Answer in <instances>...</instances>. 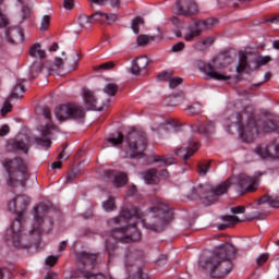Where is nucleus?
Instances as JSON below:
<instances>
[{
	"label": "nucleus",
	"instance_id": "nucleus-1",
	"mask_svg": "<svg viewBox=\"0 0 279 279\" xmlns=\"http://www.w3.org/2000/svg\"><path fill=\"white\" fill-rule=\"evenodd\" d=\"M173 219V213L169 209V205L158 198L154 201L151 208L143 214L138 207H123L118 217L109 219L107 225L111 230V236L120 243H136L141 241V231L136 228L138 223H143L146 230L153 232H161L165 226Z\"/></svg>",
	"mask_w": 279,
	"mask_h": 279
},
{
	"label": "nucleus",
	"instance_id": "nucleus-2",
	"mask_svg": "<svg viewBox=\"0 0 279 279\" xmlns=\"http://www.w3.org/2000/svg\"><path fill=\"white\" fill-rule=\"evenodd\" d=\"M236 257V247L230 243L214 250L206 259L199 260V266L209 272L211 278H226L234 268L232 260Z\"/></svg>",
	"mask_w": 279,
	"mask_h": 279
},
{
	"label": "nucleus",
	"instance_id": "nucleus-3",
	"mask_svg": "<svg viewBox=\"0 0 279 279\" xmlns=\"http://www.w3.org/2000/svg\"><path fill=\"white\" fill-rule=\"evenodd\" d=\"M243 117H245V111L242 113H236V121L232 125H238V132L240 138L244 143H253V141L258 136V134H279V119L276 117L266 118L264 120H256L253 114L248 117L247 122L243 125Z\"/></svg>",
	"mask_w": 279,
	"mask_h": 279
},
{
	"label": "nucleus",
	"instance_id": "nucleus-4",
	"mask_svg": "<svg viewBox=\"0 0 279 279\" xmlns=\"http://www.w3.org/2000/svg\"><path fill=\"white\" fill-rule=\"evenodd\" d=\"M28 205L29 197L26 195H19L8 203L10 213H16L17 217L11 225L12 238H7L5 241L19 250H27V247H29V243L25 239V235H23V227L21 225L23 215H25V210H27Z\"/></svg>",
	"mask_w": 279,
	"mask_h": 279
},
{
	"label": "nucleus",
	"instance_id": "nucleus-5",
	"mask_svg": "<svg viewBox=\"0 0 279 279\" xmlns=\"http://www.w3.org/2000/svg\"><path fill=\"white\" fill-rule=\"evenodd\" d=\"M106 141L109 143L106 147H119L124 141L129 158H143L147 149V134L143 130L132 129L126 136L118 133L117 137H108Z\"/></svg>",
	"mask_w": 279,
	"mask_h": 279
},
{
	"label": "nucleus",
	"instance_id": "nucleus-6",
	"mask_svg": "<svg viewBox=\"0 0 279 279\" xmlns=\"http://www.w3.org/2000/svg\"><path fill=\"white\" fill-rule=\"evenodd\" d=\"M230 186H232L231 178L216 186L208 183L198 184L192 189L189 198L193 202L202 199L205 206H213V204H217V202H219L221 195H226V193H228Z\"/></svg>",
	"mask_w": 279,
	"mask_h": 279
},
{
	"label": "nucleus",
	"instance_id": "nucleus-7",
	"mask_svg": "<svg viewBox=\"0 0 279 279\" xmlns=\"http://www.w3.org/2000/svg\"><path fill=\"white\" fill-rule=\"evenodd\" d=\"M2 167L7 173L8 186H25L29 180V162L27 160L15 157L12 159H4Z\"/></svg>",
	"mask_w": 279,
	"mask_h": 279
},
{
	"label": "nucleus",
	"instance_id": "nucleus-8",
	"mask_svg": "<svg viewBox=\"0 0 279 279\" xmlns=\"http://www.w3.org/2000/svg\"><path fill=\"white\" fill-rule=\"evenodd\" d=\"M232 56H219L218 58L213 60V63H205L203 60L196 61V66H198L199 71H203L206 75H208L211 80H217L218 82H226L230 80L221 69H226L228 64H232L233 62Z\"/></svg>",
	"mask_w": 279,
	"mask_h": 279
},
{
	"label": "nucleus",
	"instance_id": "nucleus-9",
	"mask_svg": "<svg viewBox=\"0 0 279 279\" xmlns=\"http://www.w3.org/2000/svg\"><path fill=\"white\" fill-rule=\"evenodd\" d=\"M54 116L58 119V121L64 122L69 121V119H74L75 121H82L84 117H86V113L84 112V109L75 104H66V105H60L54 110Z\"/></svg>",
	"mask_w": 279,
	"mask_h": 279
},
{
	"label": "nucleus",
	"instance_id": "nucleus-10",
	"mask_svg": "<svg viewBox=\"0 0 279 279\" xmlns=\"http://www.w3.org/2000/svg\"><path fill=\"white\" fill-rule=\"evenodd\" d=\"M269 62H271L270 56H256L250 59L245 52H242L236 66V73H243L245 69H248V71H258L260 66H266Z\"/></svg>",
	"mask_w": 279,
	"mask_h": 279
},
{
	"label": "nucleus",
	"instance_id": "nucleus-11",
	"mask_svg": "<svg viewBox=\"0 0 279 279\" xmlns=\"http://www.w3.org/2000/svg\"><path fill=\"white\" fill-rule=\"evenodd\" d=\"M265 173L257 172L254 177L247 174H240L232 177V184H236L239 193H254L258 189V182H260L262 175Z\"/></svg>",
	"mask_w": 279,
	"mask_h": 279
},
{
	"label": "nucleus",
	"instance_id": "nucleus-12",
	"mask_svg": "<svg viewBox=\"0 0 279 279\" xmlns=\"http://www.w3.org/2000/svg\"><path fill=\"white\" fill-rule=\"evenodd\" d=\"M219 21L217 19H207L203 21H198L191 28L190 33L184 35V40L191 43L193 38H197V36L202 35V32H207V29H213L215 25H217Z\"/></svg>",
	"mask_w": 279,
	"mask_h": 279
},
{
	"label": "nucleus",
	"instance_id": "nucleus-13",
	"mask_svg": "<svg viewBox=\"0 0 279 279\" xmlns=\"http://www.w3.org/2000/svg\"><path fill=\"white\" fill-rule=\"evenodd\" d=\"M49 213V205L40 203L37 207H35V214L34 219L35 223L33 226V229L31 230V234H40L43 230L40 229V226H43V221L45 217H47V214Z\"/></svg>",
	"mask_w": 279,
	"mask_h": 279
},
{
	"label": "nucleus",
	"instance_id": "nucleus-14",
	"mask_svg": "<svg viewBox=\"0 0 279 279\" xmlns=\"http://www.w3.org/2000/svg\"><path fill=\"white\" fill-rule=\"evenodd\" d=\"M135 257L134 255L126 256L125 259V269L129 271L128 279H149V276L145 271H143V268L132 265L131 263H134Z\"/></svg>",
	"mask_w": 279,
	"mask_h": 279
},
{
	"label": "nucleus",
	"instance_id": "nucleus-15",
	"mask_svg": "<svg viewBox=\"0 0 279 279\" xmlns=\"http://www.w3.org/2000/svg\"><path fill=\"white\" fill-rule=\"evenodd\" d=\"M255 154L263 159L271 158L272 160H276L279 158V144L270 143L265 147L257 146L255 148Z\"/></svg>",
	"mask_w": 279,
	"mask_h": 279
},
{
	"label": "nucleus",
	"instance_id": "nucleus-16",
	"mask_svg": "<svg viewBox=\"0 0 279 279\" xmlns=\"http://www.w3.org/2000/svg\"><path fill=\"white\" fill-rule=\"evenodd\" d=\"M177 7L178 13L181 14V16H191V14H197L198 12L195 0H179Z\"/></svg>",
	"mask_w": 279,
	"mask_h": 279
},
{
	"label": "nucleus",
	"instance_id": "nucleus-17",
	"mask_svg": "<svg viewBox=\"0 0 279 279\" xmlns=\"http://www.w3.org/2000/svg\"><path fill=\"white\" fill-rule=\"evenodd\" d=\"M105 178L110 180L116 189H121V186H125L128 184V174L125 172L108 170L105 172Z\"/></svg>",
	"mask_w": 279,
	"mask_h": 279
},
{
	"label": "nucleus",
	"instance_id": "nucleus-18",
	"mask_svg": "<svg viewBox=\"0 0 279 279\" xmlns=\"http://www.w3.org/2000/svg\"><path fill=\"white\" fill-rule=\"evenodd\" d=\"M199 149L197 142H189L187 145H183L181 148L175 150V156H179L184 162L191 158L195 151Z\"/></svg>",
	"mask_w": 279,
	"mask_h": 279
},
{
	"label": "nucleus",
	"instance_id": "nucleus-19",
	"mask_svg": "<svg viewBox=\"0 0 279 279\" xmlns=\"http://www.w3.org/2000/svg\"><path fill=\"white\" fill-rule=\"evenodd\" d=\"M191 128L193 132L204 134L205 136H209V134H215V122L213 121L202 122L197 120L191 125Z\"/></svg>",
	"mask_w": 279,
	"mask_h": 279
},
{
	"label": "nucleus",
	"instance_id": "nucleus-20",
	"mask_svg": "<svg viewBox=\"0 0 279 279\" xmlns=\"http://www.w3.org/2000/svg\"><path fill=\"white\" fill-rule=\"evenodd\" d=\"M83 99L88 110H98L101 112L106 105H99L97 99L95 98V94H93L89 89H83Z\"/></svg>",
	"mask_w": 279,
	"mask_h": 279
},
{
	"label": "nucleus",
	"instance_id": "nucleus-21",
	"mask_svg": "<svg viewBox=\"0 0 279 279\" xmlns=\"http://www.w3.org/2000/svg\"><path fill=\"white\" fill-rule=\"evenodd\" d=\"M51 130H58V126L53 124H47L43 130H41V136L44 137H36L35 141L37 145H40L41 147L49 148L51 147V140L47 138V136H51Z\"/></svg>",
	"mask_w": 279,
	"mask_h": 279
},
{
	"label": "nucleus",
	"instance_id": "nucleus-22",
	"mask_svg": "<svg viewBox=\"0 0 279 279\" xmlns=\"http://www.w3.org/2000/svg\"><path fill=\"white\" fill-rule=\"evenodd\" d=\"M93 19L104 25H112V23H117V21H119V15H117V13H104L98 11L93 14Z\"/></svg>",
	"mask_w": 279,
	"mask_h": 279
},
{
	"label": "nucleus",
	"instance_id": "nucleus-23",
	"mask_svg": "<svg viewBox=\"0 0 279 279\" xmlns=\"http://www.w3.org/2000/svg\"><path fill=\"white\" fill-rule=\"evenodd\" d=\"M148 65L149 59L146 56L137 57L132 63L131 73L133 75H138L140 73H143Z\"/></svg>",
	"mask_w": 279,
	"mask_h": 279
},
{
	"label": "nucleus",
	"instance_id": "nucleus-24",
	"mask_svg": "<svg viewBox=\"0 0 279 279\" xmlns=\"http://www.w3.org/2000/svg\"><path fill=\"white\" fill-rule=\"evenodd\" d=\"M76 260L84 267H95L97 265V254L81 252L76 255Z\"/></svg>",
	"mask_w": 279,
	"mask_h": 279
},
{
	"label": "nucleus",
	"instance_id": "nucleus-25",
	"mask_svg": "<svg viewBox=\"0 0 279 279\" xmlns=\"http://www.w3.org/2000/svg\"><path fill=\"white\" fill-rule=\"evenodd\" d=\"M5 38L8 43L19 45V43H23L24 40L23 29L19 27L10 28L9 31L5 32Z\"/></svg>",
	"mask_w": 279,
	"mask_h": 279
},
{
	"label": "nucleus",
	"instance_id": "nucleus-26",
	"mask_svg": "<svg viewBox=\"0 0 279 279\" xmlns=\"http://www.w3.org/2000/svg\"><path fill=\"white\" fill-rule=\"evenodd\" d=\"M143 180L146 184H158L160 182V177H158V170L151 168L142 173Z\"/></svg>",
	"mask_w": 279,
	"mask_h": 279
},
{
	"label": "nucleus",
	"instance_id": "nucleus-27",
	"mask_svg": "<svg viewBox=\"0 0 279 279\" xmlns=\"http://www.w3.org/2000/svg\"><path fill=\"white\" fill-rule=\"evenodd\" d=\"M257 206L268 204L271 208H279V198L276 196L264 195L256 201Z\"/></svg>",
	"mask_w": 279,
	"mask_h": 279
},
{
	"label": "nucleus",
	"instance_id": "nucleus-28",
	"mask_svg": "<svg viewBox=\"0 0 279 279\" xmlns=\"http://www.w3.org/2000/svg\"><path fill=\"white\" fill-rule=\"evenodd\" d=\"M221 219L226 223L218 225V230H226L231 226H234L235 223H241V221H243L236 216H222Z\"/></svg>",
	"mask_w": 279,
	"mask_h": 279
},
{
	"label": "nucleus",
	"instance_id": "nucleus-29",
	"mask_svg": "<svg viewBox=\"0 0 279 279\" xmlns=\"http://www.w3.org/2000/svg\"><path fill=\"white\" fill-rule=\"evenodd\" d=\"M214 44L215 37H206L194 44V49H196V51H206V49L213 47Z\"/></svg>",
	"mask_w": 279,
	"mask_h": 279
},
{
	"label": "nucleus",
	"instance_id": "nucleus-30",
	"mask_svg": "<svg viewBox=\"0 0 279 279\" xmlns=\"http://www.w3.org/2000/svg\"><path fill=\"white\" fill-rule=\"evenodd\" d=\"M158 77L161 81L169 80V86L171 88H178V86H180V84H182L184 82V80L182 77H169V73H167V72L159 74Z\"/></svg>",
	"mask_w": 279,
	"mask_h": 279
},
{
	"label": "nucleus",
	"instance_id": "nucleus-31",
	"mask_svg": "<svg viewBox=\"0 0 279 279\" xmlns=\"http://www.w3.org/2000/svg\"><path fill=\"white\" fill-rule=\"evenodd\" d=\"M29 56L32 58H39L40 60H43V58H46L47 52H45V50H43V48L40 47V44H34L31 47Z\"/></svg>",
	"mask_w": 279,
	"mask_h": 279
},
{
	"label": "nucleus",
	"instance_id": "nucleus-32",
	"mask_svg": "<svg viewBox=\"0 0 279 279\" xmlns=\"http://www.w3.org/2000/svg\"><path fill=\"white\" fill-rule=\"evenodd\" d=\"M25 94V87L23 86V84L17 83L14 87H13V92L11 93L9 100L11 99H23V95Z\"/></svg>",
	"mask_w": 279,
	"mask_h": 279
},
{
	"label": "nucleus",
	"instance_id": "nucleus-33",
	"mask_svg": "<svg viewBox=\"0 0 279 279\" xmlns=\"http://www.w3.org/2000/svg\"><path fill=\"white\" fill-rule=\"evenodd\" d=\"M153 162H161V165L169 167L170 165L175 163V159L173 157H167L162 155H156L153 157Z\"/></svg>",
	"mask_w": 279,
	"mask_h": 279
},
{
	"label": "nucleus",
	"instance_id": "nucleus-34",
	"mask_svg": "<svg viewBox=\"0 0 279 279\" xmlns=\"http://www.w3.org/2000/svg\"><path fill=\"white\" fill-rule=\"evenodd\" d=\"M45 69V64L40 61H35L31 68H29V73L32 77H38L40 73H43V70Z\"/></svg>",
	"mask_w": 279,
	"mask_h": 279
},
{
	"label": "nucleus",
	"instance_id": "nucleus-35",
	"mask_svg": "<svg viewBox=\"0 0 279 279\" xmlns=\"http://www.w3.org/2000/svg\"><path fill=\"white\" fill-rule=\"evenodd\" d=\"M166 106H180L184 101V94H179L177 96H170L166 98Z\"/></svg>",
	"mask_w": 279,
	"mask_h": 279
},
{
	"label": "nucleus",
	"instance_id": "nucleus-36",
	"mask_svg": "<svg viewBox=\"0 0 279 279\" xmlns=\"http://www.w3.org/2000/svg\"><path fill=\"white\" fill-rule=\"evenodd\" d=\"M102 208L106 213H112V210H117V203H114V197L109 196L107 201L102 203Z\"/></svg>",
	"mask_w": 279,
	"mask_h": 279
},
{
	"label": "nucleus",
	"instance_id": "nucleus-37",
	"mask_svg": "<svg viewBox=\"0 0 279 279\" xmlns=\"http://www.w3.org/2000/svg\"><path fill=\"white\" fill-rule=\"evenodd\" d=\"M12 148L15 151H23V154H27L29 151V145L25 144L23 141L13 142Z\"/></svg>",
	"mask_w": 279,
	"mask_h": 279
},
{
	"label": "nucleus",
	"instance_id": "nucleus-38",
	"mask_svg": "<svg viewBox=\"0 0 279 279\" xmlns=\"http://www.w3.org/2000/svg\"><path fill=\"white\" fill-rule=\"evenodd\" d=\"M118 92L119 85L114 83H109L104 87V93H106V95H108L109 97H114Z\"/></svg>",
	"mask_w": 279,
	"mask_h": 279
},
{
	"label": "nucleus",
	"instance_id": "nucleus-39",
	"mask_svg": "<svg viewBox=\"0 0 279 279\" xmlns=\"http://www.w3.org/2000/svg\"><path fill=\"white\" fill-rule=\"evenodd\" d=\"M93 21H95V17H93V14L89 17L86 14H81L78 16V25L82 28L90 25V23H93Z\"/></svg>",
	"mask_w": 279,
	"mask_h": 279
},
{
	"label": "nucleus",
	"instance_id": "nucleus-40",
	"mask_svg": "<svg viewBox=\"0 0 279 279\" xmlns=\"http://www.w3.org/2000/svg\"><path fill=\"white\" fill-rule=\"evenodd\" d=\"M154 40V37L147 35H140L136 38L137 47H145V45H149Z\"/></svg>",
	"mask_w": 279,
	"mask_h": 279
},
{
	"label": "nucleus",
	"instance_id": "nucleus-41",
	"mask_svg": "<svg viewBox=\"0 0 279 279\" xmlns=\"http://www.w3.org/2000/svg\"><path fill=\"white\" fill-rule=\"evenodd\" d=\"M202 108H203V107H202V104L196 102V104H194V105H192V106H187V107L185 108V110L189 111V114H202V112H203V109H202Z\"/></svg>",
	"mask_w": 279,
	"mask_h": 279
},
{
	"label": "nucleus",
	"instance_id": "nucleus-42",
	"mask_svg": "<svg viewBox=\"0 0 279 279\" xmlns=\"http://www.w3.org/2000/svg\"><path fill=\"white\" fill-rule=\"evenodd\" d=\"M112 69H114V63L112 61L94 66V71H110Z\"/></svg>",
	"mask_w": 279,
	"mask_h": 279
},
{
	"label": "nucleus",
	"instance_id": "nucleus-43",
	"mask_svg": "<svg viewBox=\"0 0 279 279\" xmlns=\"http://www.w3.org/2000/svg\"><path fill=\"white\" fill-rule=\"evenodd\" d=\"M143 23H145V20H143V17L138 16L135 17L132 22V29L134 32V34H138V32H141L140 25H143Z\"/></svg>",
	"mask_w": 279,
	"mask_h": 279
},
{
	"label": "nucleus",
	"instance_id": "nucleus-44",
	"mask_svg": "<svg viewBox=\"0 0 279 279\" xmlns=\"http://www.w3.org/2000/svg\"><path fill=\"white\" fill-rule=\"evenodd\" d=\"M82 277L84 279H106V276H104V274H93L90 271H83Z\"/></svg>",
	"mask_w": 279,
	"mask_h": 279
},
{
	"label": "nucleus",
	"instance_id": "nucleus-45",
	"mask_svg": "<svg viewBox=\"0 0 279 279\" xmlns=\"http://www.w3.org/2000/svg\"><path fill=\"white\" fill-rule=\"evenodd\" d=\"M50 23H51V16L44 15L41 19L40 32H47V29H49Z\"/></svg>",
	"mask_w": 279,
	"mask_h": 279
},
{
	"label": "nucleus",
	"instance_id": "nucleus-46",
	"mask_svg": "<svg viewBox=\"0 0 279 279\" xmlns=\"http://www.w3.org/2000/svg\"><path fill=\"white\" fill-rule=\"evenodd\" d=\"M210 169V161L203 162L198 165V173L199 175H206Z\"/></svg>",
	"mask_w": 279,
	"mask_h": 279
},
{
	"label": "nucleus",
	"instance_id": "nucleus-47",
	"mask_svg": "<svg viewBox=\"0 0 279 279\" xmlns=\"http://www.w3.org/2000/svg\"><path fill=\"white\" fill-rule=\"evenodd\" d=\"M269 260V253H263L256 258V265L257 267H263V265Z\"/></svg>",
	"mask_w": 279,
	"mask_h": 279
},
{
	"label": "nucleus",
	"instance_id": "nucleus-48",
	"mask_svg": "<svg viewBox=\"0 0 279 279\" xmlns=\"http://www.w3.org/2000/svg\"><path fill=\"white\" fill-rule=\"evenodd\" d=\"M2 117H5L8 114V112H12V104H10V100H7L1 110H0Z\"/></svg>",
	"mask_w": 279,
	"mask_h": 279
},
{
	"label": "nucleus",
	"instance_id": "nucleus-49",
	"mask_svg": "<svg viewBox=\"0 0 279 279\" xmlns=\"http://www.w3.org/2000/svg\"><path fill=\"white\" fill-rule=\"evenodd\" d=\"M184 47H185L184 41H179V43H177V44H174V45L172 46L171 51H172L173 53H178V52L184 50Z\"/></svg>",
	"mask_w": 279,
	"mask_h": 279
},
{
	"label": "nucleus",
	"instance_id": "nucleus-50",
	"mask_svg": "<svg viewBox=\"0 0 279 279\" xmlns=\"http://www.w3.org/2000/svg\"><path fill=\"white\" fill-rule=\"evenodd\" d=\"M0 279H12V272L10 271V269H0Z\"/></svg>",
	"mask_w": 279,
	"mask_h": 279
},
{
	"label": "nucleus",
	"instance_id": "nucleus-51",
	"mask_svg": "<svg viewBox=\"0 0 279 279\" xmlns=\"http://www.w3.org/2000/svg\"><path fill=\"white\" fill-rule=\"evenodd\" d=\"M60 258V256H49L46 258V265H48L49 267H53V265H56V263H58V259Z\"/></svg>",
	"mask_w": 279,
	"mask_h": 279
},
{
	"label": "nucleus",
	"instance_id": "nucleus-52",
	"mask_svg": "<svg viewBox=\"0 0 279 279\" xmlns=\"http://www.w3.org/2000/svg\"><path fill=\"white\" fill-rule=\"evenodd\" d=\"M63 8L65 10H73V8H75V0H64Z\"/></svg>",
	"mask_w": 279,
	"mask_h": 279
},
{
	"label": "nucleus",
	"instance_id": "nucleus-53",
	"mask_svg": "<svg viewBox=\"0 0 279 279\" xmlns=\"http://www.w3.org/2000/svg\"><path fill=\"white\" fill-rule=\"evenodd\" d=\"M231 213H233V215H243V213H245V207L244 206H236L231 208Z\"/></svg>",
	"mask_w": 279,
	"mask_h": 279
},
{
	"label": "nucleus",
	"instance_id": "nucleus-54",
	"mask_svg": "<svg viewBox=\"0 0 279 279\" xmlns=\"http://www.w3.org/2000/svg\"><path fill=\"white\" fill-rule=\"evenodd\" d=\"M169 128H173V124L171 123H165V124H160L157 128H151L153 131H160V130H169Z\"/></svg>",
	"mask_w": 279,
	"mask_h": 279
},
{
	"label": "nucleus",
	"instance_id": "nucleus-55",
	"mask_svg": "<svg viewBox=\"0 0 279 279\" xmlns=\"http://www.w3.org/2000/svg\"><path fill=\"white\" fill-rule=\"evenodd\" d=\"M8 134H10V126L2 125L0 128V136H8Z\"/></svg>",
	"mask_w": 279,
	"mask_h": 279
},
{
	"label": "nucleus",
	"instance_id": "nucleus-56",
	"mask_svg": "<svg viewBox=\"0 0 279 279\" xmlns=\"http://www.w3.org/2000/svg\"><path fill=\"white\" fill-rule=\"evenodd\" d=\"M76 177H77V174H75V172L68 173L66 179H65V183L69 184L71 182H73V180H75Z\"/></svg>",
	"mask_w": 279,
	"mask_h": 279
},
{
	"label": "nucleus",
	"instance_id": "nucleus-57",
	"mask_svg": "<svg viewBox=\"0 0 279 279\" xmlns=\"http://www.w3.org/2000/svg\"><path fill=\"white\" fill-rule=\"evenodd\" d=\"M54 64L58 69H62L64 66V60L62 58H56Z\"/></svg>",
	"mask_w": 279,
	"mask_h": 279
},
{
	"label": "nucleus",
	"instance_id": "nucleus-58",
	"mask_svg": "<svg viewBox=\"0 0 279 279\" xmlns=\"http://www.w3.org/2000/svg\"><path fill=\"white\" fill-rule=\"evenodd\" d=\"M43 114L45 117V119H51V111L49 110V108H44L43 109Z\"/></svg>",
	"mask_w": 279,
	"mask_h": 279
},
{
	"label": "nucleus",
	"instance_id": "nucleus-59",
	"mask_svg": "<svg viewBox=\"0 0 279 279\" xmlns=\"http://www.w3.org/2000/svg\"><path fill=\"white\" fill-rule=\"evenodd\" d=\"M66 245H69V242L62 241V242L59 244V252H64V250H66Z\"/></svg>",
	"mask_w": 279,
	"mask_h": 279
},
{
	"label": "nucleus",
	"instance_id": "nucleus-60",
	"mask_svg": "<svg viewBox=\"0 0 279 279\" xmlns=\"http://www.w3.org/2000/svg\"><path fill=\"white\" fill-rule=\"evenodd\" d=\"M62 168V161H54L51 165V169H61Z\"/></svg>",
	"mask_w": 279,
	"mask_h": 279
},
{
	"label": "nucleus",
	"instance_id": "nucleus-61",
	"mask_svg": "<svg viewBox=\"0 0 279 279\" xmlns=\"http://www.w3.org/2000/svg\"><path fill=\"white\" fill-rule=\"evenodd\" d=\"M58 49H60V46L58 45V43H53L50 46L49 51H58Z\"/></svg>",
	"mask_w": 279,
	"mask_h": 279
},
{
	"label": "nucleus",
	"instance_id": "nucleus-62",
	"mask_svg": "<svg viewBox=\"0 0 279 279\" xmlns=\"http://www.w3.org/2000/svg\"><path fill=\"white\" fill-rule=\"evenodd\" d=\"M160 178H163V180H167V178H169V171L167 170H161V172L159 173Z\"/></svg>",
	"mask_w": 279,
	"mask_h": 279
},
{
	"label": "nucleus",
	"instance_id": "nucleus-63",
	"mask_svg": "<svg viewBox=\"0 0 279 279\" xmlns=\"http://www.w3.org/2000/svg\"><path fill=\"white\" fill-rule=\"evenodd\" d=\"M110 4L112 5V8H119V5H121L120 0H110Z\"/></svg>",
	"mask_w": 279,
	"mask_h": 279
},
{
	"label": "nucleus",
	"instance_id": "nucleus-64",
	"mask_svg": "<svg viewBox=\"0 0 279 279\" xmlns=\"http://www.w3.org/2000/svg\"><path fill=\"white\" fill-rule=\"evenodd\" d=\"M162 263H167V256H166V255H162V257L157 260V264H158L159 266L162 265Z\"/></svg>",
	"mask_w": 279,
	"mask_h": 279
}]
</instances>
